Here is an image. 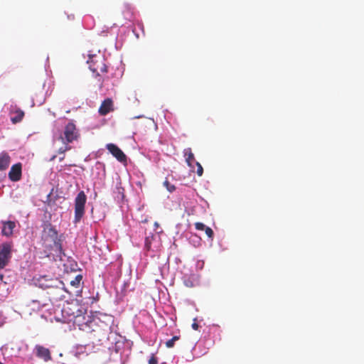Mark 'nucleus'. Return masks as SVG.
<instances>
[{
	"label": "nucleus",
	"mask_w": 364,
	"mask_h": 364,
	"mask_svg": "<svg viewBox=\"0 0 364 364\" xmlns=\"http://www.w3.org/2000/svg\"><path fill=\"white\" fill-rule=\"evenodd\" d=\"M164 186H166V188H167V190L169 191V192H173V191H175L176 188L173 185L171 184L168 180H166L164 182Z\"/></svg>",
	"instance_id": "19"
},
{
	"label": "nucleus",
	"mask_w": 364,
	"mask_h": 364,
	"mask_svg": "<svg viewBox=\"0 0 364 364\" xmlns=\"http://www.w3.org/2000/svg\"><path fill=\"white\" fill-rule=\"evenodd\" d=\"M55 282V280L45 275L37 279L36 284L42 289H48L54 287Z\"/></svg>",
	"instance_id": "12"
},
{
	"label": "nucleus",
	"mask_w": 364,
	"mask_h": 364,
	"mask_svg": "<svg viewBox=\"0 0 364 364\" xmlns=\"http://www.w3.org/2000/svg\"><path fill=\"white\" fill-rule=\"evenodd\" d=\"M63 136L62 139L64 144L72 143L78 139L80 134L75 124L73 122H68L65 127Z\"/></svg>",
	"instance_id": "4"
},
{
	"label": "nucleus",
	"mask_w": 364,
	"mask_h": 364,
	"mask_svg": "<svg viewBox=\"0 0 364 364\" xmlns=\"http://www.w3.org/2000/svg\"><path fill=\"white\" fill-rule=\"evenodd\" d=\"M180 337L178 336H174L172 338L168 340L166 342V346L168 348H173L175 345V342L178 341Z\"/></svg>",
	"instance_id": "18"
},
{
	"label": "nucleus",
	"mask_w": 364,
	"mask_h": 364,
	"mask_svg": "<svg viewBox=\"0 0 364 364\" xmlns=\"http://www.w3.org/2000/svg\"><path fill=\"white\" fill-rule=\"evenodd\" d=\"M13 245L11 242H4L0 245V267L4 268L11 259Z\"/></svg>",
	"instance_id": "5"
},
{
	"label": "nucleus",
	"mask_w": 364,
	"mask_h": 364,
	"mask_svg": "<svg viewBox=\"0 0 364 364\" xmlns=\"http://www.w3.org/2000/svg\"><path fill=\"white\" fill-rule=\"evenodd\" d=\"M4 269L3 267H0V270ZM4 279V275L0 272V280H3Z\"/></svg>",
	"instance_id": "26"
},
{
	"label": "nucleus",
	"mask_w": 364,
	"mask_h": 364,
	"mask_svg": "<svg viewBox=\"0 0 364 364\" xmlns=\"http://www.w3.org/2000/svg\"><path fill=\"white\" fill-rule=\"evenodd\" d=\"M42 240L44 242L50 241L53 243V248L60 255L63 252L62 240L58 237V231L53 225L47 223L43 225V230L42 234Z\"/></svg>",
	"instance_id": "1"
},
{
	"label": "nucleus",
	"mask_w": 364,
	"mask_h": 364,
	"mask_svg": "<svg viewBox=\"0 0 364 364\" xmlns=\"http://www.w3.org/2000/svg\"><path fill=\"white\" fill-rule=\"evenodd\" d=\"M144 247L146 251L159 252L161 250V241L156 235L151 234L145 238Z\"/></svg>",
	"instance_id": "6"
},
{
	"label": "nucleus",
	"mask_w": 364,
	"mask_h": 364,
	"mask_svg": "<svg viewBox=\"0 0 364 364\" xmlns=\"http://www.w3.org/2000/svg\"><path fill=\"white\" fill-rule=\"evenodd\" d=\"M149 364H158V360L154 355H152L149 360Z\"/></svg>",
	"instance_id": "23"
},
{
	"label": "nucleus",
	"mask_w": 364,
	"mask_h": 364,
	"mask_svg": "<svg viewBox=\"0 0 364 364\" xmlns=\"http://www.w3.org/2000/svg\"><path fill=\"white\" fill-rule=\"evenodd\" d=\"M195 227L196 229L198 230H204L205 228H206V226L203 223L199 222L195 223Z\"/></svg>",
	"instance_id": "22"
},
{
	"label": "nucleus",
	"mask_w": 364,
	"mask_h": 364,
	"mask_svg": "<svg viewBox=\"0 0 364 364\" xmlns=\"http://www.w3.org/2000/svg\"><path fill=\"white\" fill-rule=\"evenodd\" d=\"M204 230L205 232V234L207 235V236L209 238H210V239L213 238L214 232H213V230L210 228L206 227Z\"/></svg>",
	"instance_id": "20"
},
{
	"label": "nucleus",
	"mask_w": 364,
	"mask_h": 364,
	"mask_svg": "<svg viewBox=\"0 0 364 364\" xmlns=\"http://www.w3.org/2000/svg\"><path fill=\"white\" fill-rule=\"evenodd\" d=\"M184 156L186 157V161L188 166L192 167V162L194 161V154L192 152L191 148L185 149L183 151Z\"/></svg>",
	"instance_id": "16"
},
{
	"label": "nucleus",
	"mask_w": 364,
	"mask_h": 364,
	"mask_svg": "<svg viewBox=\"0 0 364 364\" xmlns=\"http://www.w3.org/2000/svg\"><path fill=\"white\" fill-rule=\"evenodd\" d=\"M11 160L8 152L3 151L0 153V171H4L9 168Z\"/></svg>",
	"instance_id": "14"
},
{
	"label": "nucleus",
	"mask_w": 364,
	"mask_h": 364,
	"mask_svg": "<svg viewBox=\"0 0 364 364\" xmlns=\"http://www.w3.org/2000/svg\"><path fill=\"white\" fill-rule=\"evenodd\" d=\"M105 318H107V321H102L100 318H95L91 323L92 326H99L103 334H107L110 331L111 324L113 320L111 316H105Z\"/></svg>",
	"instance_id": "9"
},
{
	"label": "nucleus",
	"mask_w": 364,
	"mask_h": 364,
	"mask_svg": "<svg viewBox=\"0 0 364 364\" xmlns=\"http://www.w3.org/2000/svg\"><path fill=\"white\" fill-rule=\"evenodd\" d=\"M196 165L197 166V174L199 176H201L203 173V168L201 164L198 161H196Z\"/></svg>",
	"instance_id": "21"
},
{
	"label": "nucleus",
	"mask_w": 364,
	"mask_h": 364,
	"mask_svg": "<svg viewBox=\"0 0 364 364\" xmlns=\"http://www.w3.org/2000/svg\"><path fill=\"white\" fill-rule=\"evenodd\" d=\"M70 149V146H65V147H61V148H60V149H59V153H60V154H63V153H65L66 151L69 150Z\"/></svg>",
	"instance_id": "24"
},
{
	"label": "nucleus",
	"mask_w": 364,
	"mask_h": 364,
	"mask_svg": "<svg viewBox=\"0 0 364 364\" xmlns=\"http://www.w3.org/2000/svg\"><path fill=\"white\" fill-rule=\"evenodd\" d=\"M87 200V196L83 191H81L77 195L75 199V218L73 223H78L85 214V205Z\"/></svg>",
	"instance_id": "2"
},
{
	"label": "nucleus",
	"mask_w": 364,
	"mask_h": 364,
	"mask_svg": "<svg viewBox=\"0 0 364 364\" xmlns=\"http://www.w3.org/2000/svg\"><path fill=\"white\" fill-rule=\"evenodd\" d=\"M90 69L92 70L93 73H95V77H99V87H102L103 84V79L100 77V73H106L107 72V67L105 63V59L103 58H97L91 60L90 64Z\"/></svg>",
	"instance_id": "3"
},
{
	"label": "nucleus",
	"mask_w": 364,
	"mask_h": 364,
	"mask_svg": "<svg viewBox=\"0 0 364 364\" xmlns=\"http://www.w3.org/2000/svg\"><path fill=\"white\" fill-rule=\"evenodd\" d=\"M82 279V275L78 274V275H77V276L75 277V279H74L71 280L70 283V284H71L73 287H75V288H77V287H79V286H80V282H81Z\"/></svg>",
	"instance_id": "17"
},
{
	"label": "nucleus",
	"mask_w": 364,
	"mask_h": 364,
	"mask_svg": "<svg viewBox=\"0 0 364 364\" xmlns=\"http://www.w3.org/2000/svg\"><path fill=\"white\" fill-rule=\"evenodd\" d=\"M114 108V102L111 98H107L102 101L99 109L98 112L101 116H105L109 112H113Z\"/></svg>",
	"instance_id": "11"
},
{
	"label": "nucleus",
	"mask_w": 364,
	"mask_h": 364,
	"mask_svg": "<svg viewBox=\"0 0 364 364\" xmlns=\"http://www.w3.org/2000/svg\"><path fill=\"white\" fill-rule=\"evenodd\" d=\"M3 227L1 230V234L7 237H11L13 235L14 229L16 228V223L14 221H2Z\"/></svg>",
	"instance_id": "13"
},
{
	"label": "nucleus",
	"mask_w": 364,
	"mask_h": 364,
	"mask_svg": "<svg viewBox=\"0 0 364 364\" xmlns=\"http://www.w3.org/2000/svg\"><path fill=\"white\" fill-rule=\"evenodd\" d=\"M0 364H4V363H3L2 362L0 361Z\"/></svg>",
	"instance_id": "28"
},
{
	"label": "nucleus",
	"mask_w": 364,
	"mask_h": 364,
	"mask_svg": "<svg viewBox=\"0 0 364 364\" xmlns=\"http://www.w3.org/2000/svg\"><path fill=\"white\" fill-rule=\"evenodd\" d=\"M155 226H159V224L157 223H155Z\"/></svg>",
	"instance_id": "27"
},
{
	"label": "nucleus",
	"mask_w": 364,
	"mask_h": 364,
	"mask_svg": "<svg viewBox=\"0 0 364 364\" xmlns=\"http://www.w3.org/2000/svg\"><path fill=\"white\" fill-rule=\"evenodd\" d=\"M106 147L112 156H114L119 162H127L126 155L117 145L114 144H107Z\"/></svg>",
	"instance_id": "8"
},
{
	"label": "nucleus",
	"mask_w": 364,
	"mask_h": 364,
	"mask_svg": "<svg viewBox=\"0 0 364 364\" xmlns=\"http://www.w3.org/2000/svg\"><path fill=\"white\" fill-rule=\"evenodd\" d=\"M9 178L14 182L21 180L22 176V164L19 162L14 164L9 172Z\"/></svg>",
	"instance_id": "10"
},
{
	"label": "nucleus",
	"mask_w": 364,
	"mask_h": 364,
	"mask_svg": "<svg viewBox=\"0 0 364 364\" xmlns=\"http://www.w3.org/2000/svg\"><path fill=\"white\" fill-rule=\"evenodd\" d=\"M12 114H14L11 117V121L13 124L20 122L24 117V112L20 109H16L14 112H12Z\"/></svg>",
	"instance_id": "15"
},
{
	"label": "nucleus",
	"mask_w": 364,
	"mask_h": 364,
	"mask_svg": "<svg viewBox=\"0 0 364 364\" xmlns=\"http://www.w3.org/2000/svg\"><path fill=\"white\" fill-rule=\"evenodd\" d=\"M192 328L196 331L199 328V325L196 323V318L194 319V322L192 323Z\"/></svg>",
	"instance_id": "25"
},
{
	"label": "nucleus",
	"mask_w": 364,
	"mask_h": 364,
	"mask_svg": "<svg viewBox=\"0 0 364 364\" xmlns=\"http://www.w3.org/2000/svg\"><path fill=\"white\" fill-rule=\"evenodd\" d=\"M34 353L37 358L43 360L44 362H48L52 360L50 350L41 345L38 344L35 346Z\"/></svg>",
	"instance_id": "7"
}]
</instances>
